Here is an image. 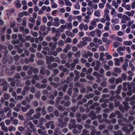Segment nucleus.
<instances>
[{
    "instance_id": "23",
    "label": "nucleus",
    "mask_w": 135,
    "mask_h": 135,
    "mask_svg": "<svg viewBox=\"0 0 135 135\" xmlns=\"http://www.w3.org/2000/svg\"><path fill=\"white\" fill-rule=\"evenodd\" d=\"M109 107L111 111H112L113 110L114 106L113 103L112 102H109Z\"/></svg>"
},
{
    "instance_id": "51",
    "label": "nucleus",
    "mask_w": 135,
    "mask_h": 135,
    "mask_svg": "<svg viewBox=\"0 0 135 135\" xmlns=\"http://www.w3.org/2000/svg\"><path fill=\"white\" fill-rule=\"evenodd\" d=\"M1 129L5 132H7L8 131V128L6 126H5L3 127H1Z\"/></svg>"
},
{
    "instance_id": "60",
    "label": "nucleus",
    "mask_w": 135,
    "mask_h": 135,
    "mask_svg": "<svg viewBox=\"0 0 135 135\" xmlns=\"http://www.w3.org/2000/svg\"><path fill=\"white\" fill-rule=\"evenodd\" d=\"M30 89V88L29 86H26L24 87V90L27 92Z\"/></svg>"
},
{
    "instance_id": "46",
    "label": "nucleus",
    "mask_w": 135,
    "mask_h": 135,
    "mask_svg": "<svg viewBox=\"0 0 135 135\" xmlns=\"http://www.w3.org/2000/svg\"><path fill=\"white\" fill-rule=\"evenodd\" d=\"M109 15V14L104 15V16L106 20L108 21H110V18Z\"/></svg>"
},
{
    "instance_id": "58",
    "label": "nucleus",
    "mask_w": 135,
    "mask_h": 135,
    "mask_svg": "<svg viewBox=\"0 0 135 135\" xmlns=\"http://www.w3.org/2000/svg\"><path fill=\"white\" fill-rule=\"evenodd\" d=\"M115 9L114 8H113L111 9V11L110 12V14L112 15H114L115 14Z\"/></svg>"
},
{
    "instance_id": "5",
    "label": "nucleus",
    "mask_w": 135,
    "mask_h": 135,
    "mask_svg": "<svg viewBox=\"0 0 135 135\" xmlns=\"http://www.w3.org/2000/svg\"><path fill=\"white\" fill-rule=\"evenodd\" d=\"M130 20L131 18L130 17L124 15L122 17L121 22L122 23H125L126 22V21H130Z\"/></svg>"
},
{
    "instance_id": "49",
    "label": "nucleus",
    "mask_w": 135,
    "mask_h": 135,
    "mask_svg": "<svg viewBox=\"0 0 135 135\" xmlns=\"http://www.w3.org/2000/svg\"><path fill=\"white\" fill-rule=\"evenodd\" d=\"M72 41V40L69 37H68L65 42V43H70Z\"/></svg>"
},
{
    "instance_id": "1",
    "label": "nucleus",
    "mask_w": 135,
    "mask_h": 135,
    "mask_svg": "<svg viewBox=\"0 0 135 135\" xmlns=\"http://www.w3.org/2000/svg\"><path fill=\"white\" fill-rule=\"evenodd\" d=\"M125 99L126 101L123 103V104L124 105V108L122 105H120L119 107V109L122 112H123L125 111H127L129 108L130 107L129 106V104L127 102L129 101L130 100H135V95H133L131 98L127 97Z\"/></svg>"
},
{
    "instance_id": "14",
    "label": "nucleus",
    "mask_w": 135,
    "mask_h": 135,
    "mask_svg": "<svg viewBox=\"0 0 135 135\" xmlns=\"http://www.w3.org/2000/svg\"><path fill=\"white\" fill-rule=\"evenodd\" d=\"M128 61L129 60H126L125 61L124 64L123 65V68L124 70L125 71H126L127 70V67L128 66Z\"/></svg>"
},
{
    "instance_id": "15",
    "label": "nucleus",
    "mask_w": 135,
    "mask_h": 135,
    "mask_svg": "<svg viewBox=\"0 0 135 135\" xmlns=\"http://www.w3.org/2000/svg\"><path fill=\"white\" fill-rule=\"evenodd\" d=\"M115 114L117 115L118 118L120 119H122L123 118V116L122 114L118 110H116L115 112Z\"/></svg>"
},
{
    "instance_id": "57",
    "label": "nucleus",
    "mask_w": 135,
    "mask_h": 135,
    "mask_svg": "<svg viewBox=\"0 0 135 135\" xmlns=\"http://www.w3.org/2000/svg\"><path fill=\"white\" fill-rule=\"evenodd\" d=\"M50 84L51 85H54L55 88L57 87L59 85L58 84H55L53 82H51L50 83Z\"/></svg>"
},
{
    "instance_id": "3",
    "label": "nucleus",
    "mask_w": 135,
    "mask_h": 135,
    "mask_svg": "<svg viewBox=\"0 0 135 135\" xmlns=\"http://www.w3.org/2000/svg\"><path fill=\"white\" fill-rule=\"evenodd\" d=\"M83 41H81L80 44H78L77 46L81 47L83 46H84L87 44V41H90L92 40L91 38L90 37H84L82 38Z\"/></svg>"
},
{
    "instance_id": "59",
    "label": "nucleus",
    "mask_w": 135,
    "mask_h": 135,
    "mask_svg": "<svg viewBox=\"0 0 135 135\" xmlns=\"http://www.w3.org/2000/svg\"><path fill=\"white\" fill-rule=\"evenodd\" d=\"M58 109L59 110L61 111H64L65 110V108L61 105H60L59 106Z\"/></svg>"
},
{
    "instance_id": "19",
    "label": "nucleus",
    "mask_w": 135,
    "mask_h": 135,
    "mask_svg": "<svg viewBox=\"0 0 135 135\" xmlns=\"http://www.w3.org/2000/svg\"><path fill=\"white\" fill-rule=\"evenodd\" d=\"M66 34L67 36L71 37H73L75 35L74 34L69 31H66Z\"/></svg>"
},
{
    "instance_id": "7",
    "label": "nucleus",
    "mask_w": 135,
    "mask_h": 135,
    "mask_svg": "<svg viewBox=\"0 0 135 135\" xmlns=\"http://www.w3.org/2000/svg\"><path fill=\"white\" fill-rule=\"evenodd\" d=\"M54 22H52V25L55 27H58L60 24L59 19L57 17H56L54 19Z\"/></svg>"
},
{
    "instance_id": "37",
    "label": "nucleus",
    "mask_w": 135,
    "mask_h": 135,
    "mask_svg": "<svg viewBox=\"0 0 135 135\" xmlns=\"http://www.w3.org/2000/svg\"><path fill=\"white\" fill-rule=\"evenodd\" d=\"M93 75L94 76H96L97 78H98V77H100L102 76L101 75L98 74L97 72L96 71H95L93 73Z\"/></svg>"
},
{
    "instance_id": "8",
    "label": "nucleus",
    "mask_w": 135,
    "mask_h": 135,
    "mask_svg": "<svg viewBox=\"0 0 135 135\" xmlns=\"http://www.w3.org/2000/svg\"><path fill=\"white\" fill-rule=\"evenodd\" d=\"M89 116L92 120H94L96 118V115L94 111L91 110L89 114Z\"/></svg>"
},
{
    "instance_id": "4",
    "label": "nucleus",
    "mask_w": 135,
    "mask_h": 135,
    "mask_svg": "<svg viewBox=\"0 0 135 135\" xmlns=\"http://www.w3.org/2000/svg\"><path fill=\"white\" fill-rule=\"evenodd\" d=\"M33 113L34 110L33 109H31L26 114V116L28 117L29 118V120H32L34 119V115L33 116L31 117Z\"/></svg>"
},
{
    "instance_id": "33",
    "label": "nucleus",
    "mask_w": 135,
    "mask_h": 135,
    "mask_svg": "<svg viewBox=\"0 0 135 135\" xmlns=\"http://www.w3.org/2000/svg\"><path fill=\"white\" fill-rule=\"evenodd\" d=\"M114 71L115 73H119L121 72V70L119 68L115 67L114 69Z\"/></svg>"
},
{
    "instance_id": "18",
    "label": "nucleus",
    "mask_w": 135,
    "mask_h": 135,
    "mask_svg": "<svg viewBox=\"0 0 135 135\" xmlns=\"http://www.w3.org/2000/svg\"><path fill=\"white\" fill-rule=\"evenodd\" d=\"M67 124V123L65 122H63L61 123H59L58 124V125L59 126L63 128L65 127L66 126Z\"/></svg>"
},
{
    "instance_id": "47",
    "label": "nucleus",
    "mask_w": 135,
    "mask_h": 135,
    "mask_svg": "<svg viewBox=\"0 0 135 135\" xmlns=\"http://www.w3.org/2000/svg\"><path fill=\"white\" fill-rule=\"evenodd\" d=\"M58 45L60 46H63L64 45V42L62 40H60L58 43Z\"/></svg>"
},
{
    "instance_id": "32",
    "label": "nucleus",
    "mask_w": 135,
    "mask_h": 135,
    "mask_svg": "<svg viewBox=\"0 0 135 135\" xmlns=\"http://www.w3.org/2000/svg\"><path fill=\"white\" fill-rule=\"evenodd\" d=\"M114 135H123L121 131L119 130L117 131H114Z\"/></svg>"
},
{
    "instance_id": "64",
    "label": "nucleus",
    "mask_w": 135,
    "mask_h": 135,
    "mask_svg": "<svg viewBox=\"0 0 135 135\" xmlns=\"http://www.w3.org/2000/svg\"><path fill=\"white\" fill-rule=\"evenodd\" d=\"M131 6L132 8L133 9L135 8V0L132 2Z\"/></svg>"
},
{
    "instance_id": "62",
    "label": "nucleus",
    "mask_w": 135,
    "mask_h": 135,
    "mask_svg": "<svg viewBox=\"0 0 135 135\" xmlns=\"http://www.w3.org/2000/svg\"><path fill=\"white\" fill-rule=\"evenodd\" d=\"M68 87V85L67 84H65L62 89V91L64 92L65 91Z\"/></svg>"
},
{
    "instance_id": "10",
    "label": "nucleus",
    "mask_w": 135,
    "mask_h": 135,
    "mask_svg": "<svg viewBox=\"0 0 135 135\" xmlns=\"http://www.w3.org/2000/svg\"><path fill=\"white\" fill-rule=\"evenodd\" d=\"M99 20L98 18L94 19L93 20L91 21L90 24L94 26V27H96L97 26L96 23L99 21Z\"/></svg>"
},
{
    "instance_id": "22",
    "label": "nucleus",
    "mask_w": 135,
    "mask_h": 135,
    "mask_svg": "<svg viewBox=\"0 0 135 135\" xmlns=\"http://www.w3.org/2000/svg\"><path fill=\"white\" fill-rule=\"evenodd\" d=\"M66 25L67 28L68 30H71L73 26L71 23H66Z\"/></svg>"
},
{
    "instance_id": "61",
    "label": "nucleus",
    "mask_w": 135,
    "mask_h": 135,
    "mask_svg": "<svg viewBox=\"0 0 135 135\" xmlns=\"http://www.w3.org/2000/svg\"><path fill=\"white\" fill-rule=\"evenodd\" d=\"M84 23H81L79 25V28L81 30H82L84 28Z\"/></svg>"
},
{
    "instance_id": "44",
    "label": "nucleus",
    "mask_w": 135,
    "mask_h": 135,
    "mask_svg": "<svg viewBox=\"0 0 135 135\" xmlns=\"http://www.w3.org/2000/svg\"><path fill=\"white\" fill-rule=\"evenodd\" d=\"M127 75L124 73H122V78L123 80L126 81L127 79Z\"/></svg>"
},
{
    "instance_id": "25",
    "label": "nucleus",
    "mask_w": 135,
    "mask_h": 135,
    "mask_svg": "<svg viewBox=\"0 0 135 135\" xmlns=\"http://www.w3.org/2000/svg\"><path fill=\"white\" fill-rule=\"evenodd\" d=\"M126 13L129 16H133L134 14V11H131V12L127 11Z\"/></svg>"
},
{
    "instance_id": "34",
    "label": "nucleus",
    "mask_w": 135,
    "mask_h": 135,
    "mask_svg": "<svg viewBox=\"0 0 135 135\" xmlns=\"http://www.w3.org/2000/svg\"><path fill=\"white\" fill-rule=\"evenodd\" d=\"M115 79V78L112 77L108 80V82L111 84H113L114 82Z\"/></svg>"
},
{
    "instance_id": "45",
    "label": "nucleus",
    "mask_w": 135,
    "mask_h": 135,
    "mask_svg": "<svg viewBox=\"0 0 135 135\" xmlns=\"http://www.w3.org/2000/svg\"><path fill=\"white\" fill-rule=\"evenodd\" d=\"M70 121L75 126V128H76L77 126L76 125V121L74 119H70Z\"/></svg>"
},
{
    "instance_id": "56",
    "label": "nucleus",
    "mask_w": 135,
    "mask_h": 135,
    "mask_svg": "<svg viewBox=\"0 0 135 135\" xmlns=\"http://www.w3.org/2000/svg\"><path fill=\"white\" fill-rule=\"evenodd\" d=\"M124 35V33L122 31H119L118 32L117 35L119 36H122Z\"/></svg>"
},
{
    "instance_id": "36",
    "label": "nucleus",
    "mask_w": 135,
    "mask_h": 135,
    "mask_svg": "<svg viewBox=\"0 0 135 135\" xmlns=\"http://www.w3.org/2000/svg\"><path fill=\"white\" fill-rule=\"evenodd\" d=\"M15 9L12 8L11 9L8 10L7 11V14L8 15H11L12 13L15 11Z\"/></svg>"
},
{
    "instance_id": "63",
    "label": "nucleus",
    "mask_w": 135,
    "mask_h": 135,
    "mask_svg": "<svg viewBox=\"0 0 135 135\" xmlns=\"http://www.w3.org/2000/svg\"><path fill=\"white\" fill-rule=\"evenodd\" d=\"M46 27L44 25L42 26L40 28V30L42 31H45L46 30Z\"/></svg>"
},
{
    "instance_id": "48",
    "label": "nucleus",
    "mask_w": 135,
    "mask_h": 135,
    "mask_svg": "<svg viewBox=\"0 0 135 135\" xmlns=\"http://www.w3.org/2000/svg\"><path fill=\"white\" fill-rule=\"evenodd\" d=\"M119 44L120 43L118 42L115 41L114 42L113 45L115 47L117 48L119 46Z\"/></svg>"
},
{
    "instance_id": "24",
    "label": "nucleus",
    "mask_w": 135,
    "mask_h": 135,
    "mask_svg": "<svg viewBox=\"0 0 135 135\" xmlns=\"http://www.w3.org/2000/svg\"><path fill=\"white\" fill-rule=\"evenodd\" d=\"M126 47L124 46H120L118 47L117 49V51L119 52L120 51H124L125 50Z\"/></svg>"
},
{
    "instance_id": "27",
    "label": "nucleus",
    "mask_w": 135,
    "mask_h": 135,
    "mask_svg": "<svg viewBox=\"0 0 135 135\" xmlns=\"http://www.w3.org/2000/svg\"><path fill=\"white\" fill-rule=\"evenodd\" d=\"M46 120L43 118H41L40 119V123L38 124V126L39 125H42L43 122H45Z\"/></svg>"
},
{
    "instance_id": "11",
    "label": "nucleus",
    "mask_w": 135,
    "mask_h": 135,
    "mask_svg": "<svg viewBox=\"0 0 135 135\" xmlns=\"http://www.w3.org/2000/svg\"><path fill=\"white\" fill-rule=\"evenodd\" d=\"M41 109L39 108L36 109V110L38 112L37 113V115L34 114V118L38 119L41 115V113L39 112L41 111Z\"/></svg>"
},
{
    "instance_id": "35",
    "label": "nucleus",
    "mask_w": 135,
    "mask_h": 135,
    "mask_svg": "<svg viewBox=\"0 0 135 135\" xmlns=\"http://www.w3.org/2000/svg\"><path fill=\"white\" fill-rule=\"evenodd\" d=\"M122 79L120 77H119L116 79L115 83L116 84H118L119 83L122 82Z\"/></svg>"
},
{
    "instance_id": "43",
    "label": "nucleus",
    "mask_w": 135,
    "mask_h": 135,
    "mask_svg": "<svg viewBox=\"0 0 135 135\" xmlns=\"http://www.w3.org/2000/svg\"><path fill=\"white\" fill-rule=\"evenodd\" d=\"M106 127V126L104 124H101L99 125V129L100 130H102Z\"/></svg>"
},
{
    "instance_id": "6",
    "label": "nucleus",
    "mask_w": 135,
    "mask_h": 135,
    "mask_svg": "<svg viewBox=\"0 0 135 135\" xmlns=\"http://www.w3.org/2000/svg\"><path fill=\"white\" fill-rule=\"evenodd\" d=\"M54 124V122L53 121H50L46 124V127L48 129L50 126L51 128V129H53L55 128V126Z\"/></svg>"
},
{
    "instance_id": "30",
    "label": "nucleus",
    "mask_w": 135,
    "mask_h": 135,
    "mask_svg": "<svg viewBox=\"0 0 135 135\" xmlns=\"http://www.w3.org/2000/svg\"><path fill=\"white\" fill-rule=\"evenodd\" d=\"M111 21L112 23L117 24L119 22V20L117 18H115V19H112Z\"/></svg>"
},
{
    "instance_id": "52",
    "label": "nucleus",
    "mask_w": 135,
    "mask_h": 135,
    "mask_svg": "<svg viewBox=\"0 0 135 135\" xmlns=\"http://www.w3.org/2000/svg\"><path fill=\"white\" fill-rule=\"evenodd\" d=\"M80 51H78L75 55V56L76 57L78 58L80 57Z\"/></svg>"
},
{
    "instance_id": "38",
    "label": "nucleus",
    "mask_w": 135,
    "mask_h": 135,
    "mask_svg": "<svg viewBox=\"0 0 135 135\" xmlns=\"http://www.w3.org/2000/svg\"><path fill=\"white\" fill-rule=\"evenodd\" d=\"M38 132L39 134L42 135H44L46 133V131H43V132L41 129H39L38 131Z\"/></svg>"
},
{
    "instance_id": "17",
    "label": "nucleus",
    "mask_w": 135,
    "mask_h": 135,
    "mask_svg": "<svg viewBox=\"0 0 135 135\" xmlns=\"http://www.w3.org/2000/svg\"><path fill=\"white\" fill-rule=\"evenodd\" d=\"M15 4L17 8H19L21 7V5L19 1L17 0L15 2Z\"/></svg>"
},
{
    "instance_id": "50",
    "label": "nucleus",
    "mask_w": 135,
    "mask_h": 135,
    "mask_svg": "<svg viewBox=\"0 0 135 135\" xmlns=\"http://www.w3.org/2000/svg\"><path fill=\"white\" fill-rule=\"evenodd\" d=\"M48 64V68L50 70H52L53 68L52 65L51 64V63H47Z\"/></svg>"
},
{
    "instance_id": "29",
    "label": "nucleus",
    "mask_w": 135,
    "mask_h": 135,
    "mask_svg": "<svg viewBox=\"0 0 135 135\" xmlns=\"http://www.w3.org/2000/svg\"><path fill=\"white\" fill-rule=\"evenodd\" d=\"M90 17L89 16H86L85 17V19L83 21L86 22L87 23H88L90 21Z\"/></svg>"
},
{
    "instance_id": "28",
    "label": "nucleus",
    "mask_w": 135,
    "mask_h": 135,
    "mask_svg": "<svg viewBox=\"0 0 135 135\" xmlns=\"http://www.w3.org/2000/svg\"><path fill=\"white\" fill-rule=\"evenodd\" d=\"M65 2V4L66 6H71L72 4V3L69 0H64Z\"/></svg>"
},
{
    "instance_id": "39",
    "label": "nucleus",
    "mask_w": 135,
    "mask_h": 135,
    "mask_svg": "<svg viewBox=\"0 0 135 135\" xmlns=\"http://www.w3.org/2000/svg\"><path fill=\"white\" fill-rule=\"evenodd\" d=\"M2 80L3 82L1 83V85L2 86H6L7 84V81H4V79H2Z\"/></svg>"
},
{
    "instance_id": "20",
    "label": "nucleus",
    "mask_w": 135,
    "mask_h": 135,
    "mask_svg": "<svg viewBox=\"0 0 135 135\" xmlns=\"http://www.w3.org/2000/svg\"><path fill=\"white\" fill-rule=\"evenodd\" d=\"M114 60L115 61V66H119L120 65V60L118 58H115Z\"/></svg>"
},
{
    "instance_id": "9",
    "label": "nucleus",
    "mask_w": 135,
    "mask_h": 135,
    "mask_svg": "<svg viewBox=\"0 0 135 135\" xmlns=\"http://www.w3.org/2000/svg\"><path fill=\"white\" fill-rule=\"evenodd\" d=\"M57 45V43H54L52 42H50L49 44V46L51 48V49L52 50H55L56 47Z\"/></svg>"
},
{
    "instance_id": "12",
    "label": "nucleus",
    "mask_w": 135,
    "mask_h": 135,
    "mask_svg": "<svg viewBox=\"0 0 135 135\" xmlns=\"http://www.w3.org/2000/svg\"><path fill=\"white\" fill-rule=\"evenodd\" d=\"M46 59L47 60V63H51V61H53L54 57L52 56H47L46 57Z\"/></svg>"
},
{
    "instance_id": "42",
    "label": "nucleus",
    "mask_w": 135,
    "mask_h": 135,
    "mask_svg": "<svg viewBox=\"0 0 135 135\" xmlns=\"http://www.w3.org/2000/svg\"><path fill=\"white\" fill-rule=\"evenodd\" d=\"M100 11L98 10L97 11H96L94 13L95 15L97 17H99L100 15Z\"/></svg>"
},
{
    "instance_id": "41",
    "label": "nucleus",
    "mask_w": 135,
    "mask_h": 135,
    "mask_svg": "<svg viewBox=\"0 0 135 135\" xmlns=\"http://www.w3.org/2000/svg\"><path fill=\"white\" fill-rule=\"evenodd\" d=\"M112 4L113 5L116 9H117L118 6V4L115 2V1H113L112 2Z\"/></svg>"
},
{
    "instance_id": "26",
    "label": "nucleus",
    "mask_w": 135,
    "mask_h": 135,
    "mask_svg": "<svg viewBox=\"0 0 135 135\" xmlns=\"http://www.w3.org/2000/svg\"><path fill=\"white\" fill-rule=\"evenodd\" d=\"M95 31L97 36L98 37H100L102 34L101 31L97 29L95 30Z\"/></svg>"
},
{
    "instance_id": "53",
    "label": "nucleus",
    "mask_w": 135,
    "mask_h": 135,
    "mask_svg": "<svg viewBox=\"0 0 135 135\" xmlns=\"http://www.w3.org/2000/svg\"><path fill=\"white\" fill-rule=\"evenodd\" d=\"M42 113L43 115H45L46 113V112L45 110V108L44 107H43L42 109Z\"/></svg>"
},
{
    "instance_id": "55",
    "label": "nucleus",
    "mask_w": 135,
    "mask_h": 135,
    "mask_svg": "<svg viewBox=\"0 0 135 135\" xmlns=\"http://www.w3.org/2000/svg\"><path fill=\"white\" fill-rule=\"evenodd\" d=\"M70 102L69 101H68L65 102L64 105L66 107H68L70 105Z\"/></svg>"
},
{
    "instance_id": "16",
    "label": "nucleus",
    "mask_w": 135,
    "mask_h": 135,
    "mask_svg": "<svg viewBox=\"0 0 135 135\" xmlns=\"http://www.w3.org/2000/svg\"><path fill=\"white\" fill-rule=\"evenodd\" d=\"M94 96V94L93 93H90L89 94H86L85 97L86 99H89L93 98Z\"/></svg>"
},
{
    "instance_id": "40",
    "label": "nucleus",
    "mask_w": 135,
    "mask_h": 135,
    "mask_svg": "<svg viewBox=\"0 0 135 135\" xmlns=\"http://www.w3.org/2000/svg\"><path fill=\"white\" fill-rule=\"evenodd\" d=\"M10 27L11 28H13L15 26L16 24L15 22L12 21L10 22Z\"/></svg>"
},
{
    "instance_id": "31",
    "label": "nucleus",
    "mask_w": 135,
    "mask_h": 135,
    "mask_svg": "<svg viewBox=\"0 0 135 135\" xmlns=\"http://www.w3.org/2000/svg\"><path fill=\"white\" fill-rule=\"evenodd\" d=\"M4 97L6 100H8L10 98L11 96L9 94L5 93L4 94Z\"/></svg>"
},
{
    "instance_id": "2",
    "label": "nucleus",
    "mask_w": 135,
    "mask_h": 135,
    "mask_svg": "<svg viewBox=\"0 0 135 135\" xmlns=\"http://www.w3.org/2000/svg\"><path fill=\"white\" fill-rule=\"evenodd\" d=\"M118 122L120 125L124 126V127L123 128V130L124 131H126L127 133H129L131 131H132L134 129V127L132 124H128L130 128L129 129H128V126L123 123L121 120L120 119L118 120Z\"/></svg>"
},
{
    "instance_id": "13",
    "label": "nucleus",
    "mask_w": 135,
    "mask_h": 135,
    "mask_svg": "<svg viewBox=\"0 0 135 135\" xmlns=\"http://www.w3.org/2000/svg\"><path fill=\"white\" fill-rule=\"evenodd\" d=\"M93 56V54L91 52L89 51L88 52H85L83 54V57L86 59H87L88 57V56Z\"/></svg>"
},
{
    "instance_id": "54",
    "label": "nucleus",
    "mask_w": 135,
    "mask_h": 135,
    "mask_svg": "<svg viewBox=\"0 0 135 135\" xmlns=\"http://www.w3.org/2000/svg\"><path fill=\"white\" fill-rule=\"evenodd\" d=\"M70 66V70H73L74 69L75 66V65L74 63H72L71 64Z\"/></svg>"
},
{
    "instance_id": "21",
    "label": "nucleus",
    "mask_w": 135,
    "mask_h": 135,
    "mask_svg": "<svg viewBox=\"0 0 135 135\" xmlns=\"http://www.w3.org/2000/svg\"><path fill=\"white\" fill-rule=\"evenodd\" d=\"M132 42L131 41H125L123 42V44L125 46H130L132 45Z\"/></svg>"
}]
</instances>
